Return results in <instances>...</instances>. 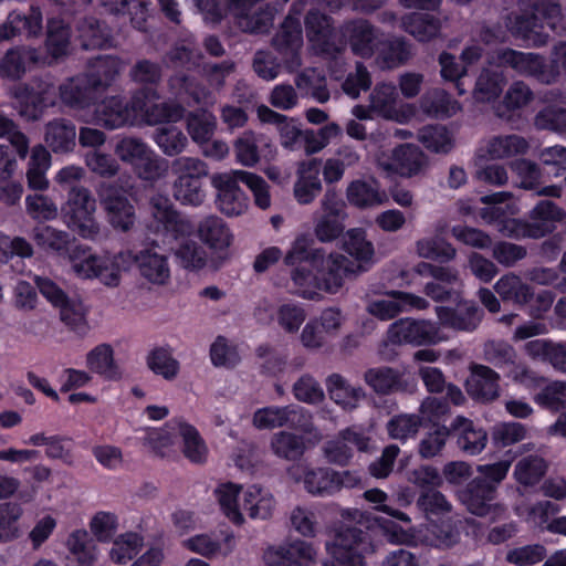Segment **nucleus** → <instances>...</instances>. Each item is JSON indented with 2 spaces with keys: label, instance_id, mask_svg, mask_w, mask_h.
<instances>
[{
  "label": "nucleus",
  "instance_id": "bf43d9fd",
  "mask_svg": "<svg viewBox=\"0 0 566 566\" xmlns=\"http://www.w3.org/2000/svg\"><path fill=\"white\" fill-rule=\"evenodd\" d=\"M504 84L505 75L503 72L484 67L476 80L473 96L476 102H493L501 95Z\"/></svg>",
  "mask_w": 566,
  "mask_h": 566
},
{
  "label": "nucleus",
  "instance_id": "aec40b11",
  "mask_svg": "<svg viewBox=\"0 0 566 566\" xmlns=\"http://www.w3.org/2000/svg\"><path fill=\"white\" fill-rule=\"evenodd\" d=\"M45 63L46 56L40 49L30 45H15L7 50L0 60V77L19 81L34 66Z\"/></svg>",
  "mask_w": 566,
  "mask_h": 566
},
{
  "label": "nucleus",
  "instance_id": "e433bc0d",
  "mask_svg": "<svg viewBox=\"0 0 566 566\" xmlns=\"http://www.w3.org/2000/svg\"><path fill=\"white\" fill-rule=\"evenodd\" d=\"M123 67V61L115 55H98L88 62L84 73L90 82L102 93L116 80Z\"/></svg>",
  "mask_w": 566,
  "mask_h": 566
},
{
  "label": "nucleus",
  "instance_id": "58836bf2",
  "mask_svg": "<svg viewBox=\"0 0 566 566\" xmlns=\"http://www.w3.org/2000/svg\"><path fill=\"white\" fill-rule=\"evenodd\" d=\"M321 163L316 159L302 163L294 186V196L302 205L311 203L322 190Z\"/></svg>",
  "mask_w": 566,
  "mask_h": 566
},
{
  "label": "nucleus",
  "instance_id": "f8f14e48",
  "mask_svg": "<svg viewBox=\"0 0 566 566\" xmlns=\"http://www.w3.org/2000/svg\"><path fill=\"white\" fill-rule=\"evenodd\" d=\"M304 4L303 0H295L292 3L289 15L272 40L273 46L283 56L290 72H294L302 64L300 52L303 46V32L298 17Z\"/></svg>",
  "mask_w": 566,
  "mask_h": 566
},
{
  "label": "nucleus",
  "instance_id": "79ce46f5",
  "mask_svg": "<svg viewBox=\"0 0 566 566\" xmlns=\"http://www.w3.org/2000/svg\"><path fill=\"white\" fill-rule=\"evenodd\" d=\"M44 140L55 154H65L76 145V127L66 118H55L45 125Z\"/></svg>",
  "mask_w": 566,
  "mask_h": 566
},
{
  "label": "nucleus",
  "instance_id": "052dcab7",
  "mask_svg": "<svg viewBox=\"0 0 566 566\" xmlns=\"http://www.w3.org/2000/svg\"><path fill=\"white\" fill-rule=\"evenodd\" d=\"M241 486L233 482H226L218 485L214 495L223 514L235 525L243 523L244 518L240 511L239 503Z\"/></svg>",
  "mask_w": 566,
  "mask_h": 566
},
{
  "label": "nucleus",
  "instance_id": "f3484780",
  "mask_svg": "<svg viewBox=\"0 0 566 566\" xmlns=\"http://www.w3.org/2000/svg\"><path fill=\"white\" fill-rule=\"evenodd\" d=\"M321 211L322 214L315 223V235L322 242L333 241L343 233L347 218L346 203L334 188L324 193Z\"/></svg>",
  "mask_w": 566,
  "mask_h": 566
},
{
  "label": "nucleus",
  "instance_id": "4d7b16f0",
  "mask_svg": "<svg viewBox=\"0 0 566 566\" xmlns=\"http://www.w3.org/2000/svg\"><path fill=\"white\" fill-rule=\"evenodd\" d=\"M295 84L303 94L312 96L318 103H326L329 99L326 76L317 67H308L298 73Z\"/></svg>",
  "mask_w": 566,
  "mask_h": 566
},
{
  "label": "nucleus",
  "instance_id": "de8ad7c7",
  "mask_svg": "<svg viewBox=\"0 0 566 566\" xmlns=\"http://www.w3.org/2000/svg\"><path fill=\"white\" fill-rule=\"evenodd\" d=\"M377 63L381 69H394L405 64L411 56L408 42L402 38L378 40Z\"/></svg>",
  "mask_w": 566,
  "mask_h": 566
},
{
  "label": "nucleus",
  "instance_id": "338daca9",
  "mask_svg": "<svg viewBox=\"0 0 566 566\" xmlns=\"http://www.w3.org/2000/svg\"><path fill=\"white\" fill-rule=\"evenodd\" d=\"M84 164L87 169L102 178L111 179L116 177L120 171L118 159L102 149L86 151L83 156Z\"/></svg>",
  "mask_w": 566,
  "mask_h": 566
},
{
  "label": "nucleus",
  "instance_id": "864d4df0",
  "mask_svg": "<svg viewBox=\"0 0 566 566\" xmlns=\"http://www.w3.org/2000/svg\"><path fill=\"white\" fill-rule=\"evenodd\" d=\"M235 542L232 533L224 534L221 541L211 535L200 534L185 541V546L197 554L210 557L217 554L228 555L234 548Z\"/></svg>",
  "mask_w": 566,
  "mask_h": 566
},
{
  "label": "nucleus",
  "instance_id": "37998d69",
  "mask_svg": "<svg viewBox=\"0 0 566 566\" xmlns=\"http://www.w3.org/2000/svg\"><path fill=\"white\" fill-rule=\"evenodd\" d=\"M326 387L331 399L347 411L358 408L366 397L361 387L349 385L339 374L331 375L326 380Z\"/></svg>",
  "mask_w": 566,
  "mask_h": 566
},
{
  "label": "nucleus",
  "instance_id": "b1692460",
  "mask_svg": "<svg viewBox=\"0 0 566 566\" xmlns=\"http://www.w3.org/2000/svg\"><path fill=\"white\" fill-rule=\"evenodd\" d=\"M310 423L308 413L298 406L264 407L254 412L253 424L258 429H273L287 426L306 430Z\"/></svg>",
  "mask_w": 566,
  "mask_h": 566
},
{
  "label": "nucleus",
  "instance_id": "1a4fd4ad",
  "mask_svg": "<svg viewBox=\"0 0 566 566\" xmlns=\"http://www.w3.org/2000/svg\"><path fill=\"white\" fill-rule=\"evenodd\" d=\"M417 507L430 523L429 531L434 536L432 545L449 547L458 542L459 533L449 520L452 505L441 492L432 489L422 491Z\"/></svg>",
  "mask_w": 566,
  "mask_h": 566
},
{
  "label": "nucleus",
  "instance_id": "a878e982",
  "mask_svg": "<svg viewBox=\"0 0 566 566\" xmlns=\"http://www.w3.org/2000/svg\"><path fill=\"white\" fill-rule=\"evenodd\" d=\"M496 493H494V486L486 484V480L481 478H474L470 481L465 488L458 492L460 502L474 515L485 516L492 509L495 511H504V507L499 504H494Z\"/></svg>",
  "mask_w": 566,
  "mask_h": 566
},
{
  "label": "nucleus",
  "instance_id": "cd10ccee",
  "mask_svg": "<svg viewBox=\"0 0 566 566\" xmlns=\"http://www.w3.org/2000/svg\"><path fill=\"white\" fill-rule=\"evenodd\" d=\"M42 22V11L36 6H31L29 14L11 11L0 23V42L10 41L23 33L28 38H38L43 29Z\"/></svg>",
  "mask_w": 566,
  "mask_h": 566
},
{
  "label": "nucleus",
  "instance_id": "6e6552de",
  "mask_svg": "<svg viewBox=\"0 0 566 566\" xmlns=\"http://www.w3.org/2000/svg\"><path fill=\"white\" fill-rule=\"evenodd\" d=\"M176 180L172 185L174 197L182 205L198 207L206 197L202 179L208 176L207 164L196 157L181 156L171 164Z\"/></svg>",
  "mask_w": 566,
  "mask_h": 566
},
{
  "label": "nucleus",
  "instance_id": "a19ab883",
  "mask_svg": "<svg viewBox=\"0 0 566 566\" xmlns=\"http://www.w3.org/2000/svg\"><path fill=\"white\" fill-rule=\"evenodd\" d=\"M78 40L85 50L114 46L112 30L99 20L87 17L77 23Z\"/></svg>",
  "mask_w": 566,
  "mask_h": 566
},
{
  "label": "nucleus",
  "instance_id": "c03bdc74",
  "mask_svg": "<svg viewBox=\"0 0 566 566\" xmlns=\"http://www.w3.org/2000/svg\"><path fill=\"white\" fill-rule=\"evenodd\" d=\"M530 148L528 142L520 135H499L486 142L484 155L490 159H506L518 155H524Z\"/></svg>",
  "mask_w": 566,
  "mask_h": 566
},
{
  "label": "nucleus",
  "instance_id": "e2e57ef3",
  "mask_svg": "<svg viewBox=\"0 0 566 566\" xmlns=\"http://www.w3.org/2000/svg\"><path fill=\"white\" fill-rule=\"evenodd\" d=\"M70 40L71 29L63 20L53 18L48 21L45 46L53 59L67 54Z\"/></svg>",
  "mask_w": 566,
  "mask_h": 566
},
{
  "label": "nucleus",
  "instance_id": "13d9d810",
  "mask_svg": "<svg viewBox=\"0 0 566 566\" xmlns=\"http://www.w3.org/2000/svg\"><path fill=\"white\" fill-rule=\"evenodd\" d=\"M217 128L216 116L207 111L199 109L187 116V130L191 139L199 146L210 142Z\"/></svg>",
  "mask_w": 566,
  "mask_h": 566
},
{
  "label": "nucleus",
  "instance_id": "680f3d73",
  "mask_svg": "<svg viewBox=\"0 0 566 566\" xmlns=\"http://www.w3.org/2000/svg\"><path fill=\"white\" fill-rule=\"evenodd\" d=\"M547 462L537 454L522 458L514 468V479L524 486L537 484L547 471Z\"/></svg>",
  "mask_w": 566,
  "mask_h": 566
},
{
  "label": "nucleus",
  "instance_id": "9d476101",
  "mask_svg": "<svg viewBox=\"0 0 566 566\" xmlns=\"http://www.w3.org/2000/svg\"><path fill=\"white\" fill-rule=\"evenodd\" d=\"M11 96L18 104L20 115L29 120L40 119L44 112L56 103L54 85L38 77L29 83H19L13 86Z\"/></svg>",
  "mask_w": 566,
  "mask_h": 566
},
{
  "label": "nucleus",
  "instance_id": "0e129e2a",
  "mask_svg": "<svg viewBox=\"0 0 566 566\" xmlns=\"http://www.w3.org/2000/svg\"><path fill=\"white\" fill-rule=\"evenodd\" d=\"M263 136L252 130L242 133L233 144L235 161L244 167H254L260 161L259 146Z\"/></svg>",
  "mask_w": 566,
  "mask_h": 566
},
{
  "label": "nucleus",
  "instance_id": "49530a36",
  "mask_svg": "<svg viewBox=\"0 0 566 566\" xmlns=\"http://www.w3.org/2000/svg\"><path fill=\"white\" fill-rule=\"evenodd\" d=\"M199 239L213 250H223L231 243V232L224 221L217 216L203 218L197 227Z\"/></svg>",
  "mask_w": 566,
  "mask_h": 566
},
{
  "label": "nucleus",
  "instance_id": "5701e85b",
  "mask_svg": "<svg viewBox=\"0 0 566 566\" xmlns=\"http://www.w3.org/2000/svg\"><path fill=\"white\" fill-rule=\"evenodd\" d=\"M366 384L380 395L394 392L411 394L417 389V380L409 373L390 367L370 368L365 373Z\"/></svg>",
  "mask_w": 566,
  "mask_h": 566
},
{
  "label": "nucleus",
  "instance_id": "a211bd4d",
  "mask_svg": "<svg viewBox=\"0 0 566 566\" xmlns=\"http://www.w3.org/2000/svg\"><path fill=\"white\" fill-rule=\"evenodd\" d=\"M143 93L139 101L140 109H137V123L157 125L161 123H176L185 115V108L172 101L156 102L159 99L157 90L149 87L138 88Z\"/></svg>",
  "mask_w": 566,
  "mask_h": 566
},
{
  "label": "nucleus",
  "instance_id": "774afa93",
  "mask_svg": "<svg viewBox=\"0 0 566 566\" xmlns=\"http://www.w3.org/2000/svg\"><path fill=\"white\" fill-rule=\"evenodd\" d=\"M144 537L136 532H127L113 542L109 557L115 564L125 565L132 560L142 549Z\"/></svg>",
  "mask_w": 566,
  "mask_h": 566
},
{
  "label": "nucleus",
  "instance_id": "2f4dec72",
  "mask_svg": "<svg viewBox=\"0 0 566 566\" xmlns=\"http://www.w3.org/2000/svg\"><path fill=\"white\" fill-rule=\"evenodd\" d=\"M451 431L457 436V444L469 455L480 454L486 447V431L471 419L458 416L451 423Z\"/></svg>",
  "mask_w": 566,
  "mask_h": 566
},
{
  "label": "nucleus",
  "instance_id": "09e8293b",
  "mask_svg": "<svg viewBox=\"0 0 566 566\" xmlns=\"http://www.w3.org/2000/svg\"><path fill=\"white\" fill-rule=\"evenodd\" d=\"M420 107L428 116L442 119L455 115L461 109L459 102L441 88L428 91L420 99Z\"/></svg>",
  "mask_w": 566,
  "mask_h": 566
},
{
  "label": "nucleus",
  "instance_id": "8fccbe9b",
  "mask_svg": "<svg viewBox=\"0 0 566 566\" xmlns=\"http://www.w3.org/2000/svg\"><path fill=\"white\" fill-rule=\"evenodd\" d=\"M51 167V154L43 145L31 149L27 169L28 186L34 190H45L49 187L46 172Z\"/></svg>",
  "mask_w": 566,
  "mask_h": 566
},
{
  "label": "nucleus",
  "instance_id": "c9c22d12",
  "mask_svg": "<svg viewBox=\"0 0 566 566\" xmlns=\"http://www.w3.org/2000/svg\"><path fill=\"white\" fill-rule=\"evenodd\" d=\"M346 197L352 206L360 209L380 206L388 201L387 192L375 179L352 181L346 189Z\"/></svg>",
  "mask_w": 566,
  "mask_h": 566
},
{
  "label": "nucleus",
  "instance_id": "473e14b6",
  "mask_svg": "<svg viewBox=\"0 0 566 566\" xmlns=\"http://www.w3.org/2000/svg\"><path fill=\"white\" fill-rule=\"evenodd\" d=\"M500 376L488 366L476 365L467 379V391L475 400L489 402L499 397Z\"/></svg>",
  "mask_w": 566,
  "mask_h": 566
},
{
  "label": "nucleus",
  "instance_id": "2eb2a0df",
  "mask_svg": "<svg viewBox=\"0 0 566 566\" xmlns=\"http://www.w3.org/2000/svg\"><path fill=\"white\" fill-rule=\"evenodd\" d=\"M142 92L137 90L128 102L120 96H109L97 105L94 112V122L107 129L120 128L125 125L137 124V109H140L139 101Z\"/></svg>",
  "mask_w": 566,
  "mask_h": 566
},
{
  "label": "nucleus",
  "instance_id": "a18cd8bd",
  "mask_svg": "<svg viewBox=\"0 0 566 566\" xmlns=\"http://www.w3.org/2000/svg\"><path fill=\"white\" fill-rule=\"evenodd\" d=\"M512 193L500 191L481 198V201L488 205L480 211L481 219L489 224H496L499 228L507 216L516 213V207L510 200Z\"/></svg>",
  "mask_w": 566,
  "mask_h": 566
},
{
  "label": "nucleus",
  "instance_id": "72a5a7b5",
  "mask_svg": "<svg viewBox=\"0 0 566 566\" xmlns=\"http://www.w3.org/2000/svg\"><path fill=\"white\" fill-rule=\"evenodd\" d=\"M241 506L249 517L268 520L275 511L276 501L269 489L252 484L242 491Z\"/></svg>",
  "mask_w": 566,
  "mask_h": 566
},
{
  "label": "nucleus",
  "instance_id": "dca6fc26",
  "mask_svg": "<svg viewBox=\"0 0 566 566\" xmlns=\"http://www.w3.org/2000/svg\"><path fill=\"white\" fill-rule=\"evenodd\" d=\"M543 9L545 7H541L539 11L531 9V14L512 13L506 17L507 31L515 39L522 40L526 48H543L549 41V34L543 31L545 24L551 28L548 19L543 14ZM522 10L526 12L528 9Z\"/></svg>",
  "mask_w": 566,
  "mask_h": 566
},
{
  "label": "nucleus",
  "instance_id": "7ed1b4c3",
  "mask_svg": "<svg viewBox=\"0 0 566 566\" xmlns=\"http://www.w3.org/2000/svg\"><path fill=\"white\" fill-rule=\"evenodd\" d=\"M304 24L314 54L332 60L336 64L347 44L355 55L363 59H369L376 52L378 31L367 20L354 19L344 22L339 28V36L333 27V19L318 10H310Z\"/></svg>",
  "mask_w": 566,
  "mask_h": 566
},
{
  "label": "nucleus",
  "instance_id": "603ef678",
  "mask_svg": "<svg viewBox=\"0 0 566 566\" xmlns=\"http://www.w3.org/2000/svg\"><path fill=\"white\" fill-rule=\"evenodd\" d=\"M398 93L391 83H378L369 95L370 109L379 117L392 119L398 115Z\"/></svg>",
  "mask_w": 566,
  "mask_h": 566
},
{
  "label": "nucleus",
  "instance_id": "7c9ffc66",
  "mask_svg": "<svg viewBox=\"0 0 566 566\" xmlns=\"http://www.w3.org/2000/svg\"><path fill=\"white\" fill-rule=\"evenodd\" d=\"M426 164V155L419 147L405 144L396 147L392 150L390 161L381 164V166L387 171L402 177H412L420 174Z\"/></svg>",
  "mask_w": 566,
  "mask_h": 566
},
{
  "label": "nucleus",
  "instance_id": "4468645a",
  "mask_svg": "<svg viewBox=\"0 0 566 566\" xmlns=\"http://www.w3.org/2000/svg\"><path fill=\"white\" fill-rule=\"evenodd\" d=\"M387 338L391 344L424 346L446 342L448 336L437 322L406 317L390 324Z\"/></svg>",
  "mask_w": 566,
  "mask_h": 566
},
{
  "label": "nucleus",
  "instance_id": "f704fd0d",
  "mask_svg": "<svg viewBox=\"0 0 566 566\" xmlns=\"http://www.w3.org/2000/svg\"><path fill=\"white\" fill-rule=\"evenodd\" d=\"M566 216L565 211L551 200H541L530 212L528 222L531 224L534 239H541L551 234L556 229V223Z\"/></svg>",
  "mask_w": 566,
  "mask_h": 566
},
{
  "label": "nucleus",
  "instance_id": "ddd939ff",
  "mask_svg": "<svg viewBox=\"0 0 566 566\" xmlns=\"http://www.w3.org/2000/svg\"><path fill=\"white\" fill-rule=\"evenodd\" d=\"M96 201L85 187H72L64 207V218L70 228L88 240H95L99 234V227L94 219Z\"/></svg>",
  "mask_w": 566,
  "mask_h": 566
},
{
  "label": "nucleus",
  "instance_id": "9b49d317",
  "mask_svg": "<svg viewBox=\"0 0 566 566\" xmlns=\"http://www.w3.org/2000/svg\"><path fill=\"white\" fill-rule=\"evenodd\" d=\"M486 61L491 66L510 67L520 75L533 77L542 84H552V74L547 73V61L539 53L503 48L490 52Z\"/></svg>",
  "mask_w": 566,
  "mask_h": 566
},
{
  "label": "nucleus",
  "instance_id": "6ab92c4d",
  "mask_svg": "<svg viewBox=\"0 0 566 566\" xmlns=\"http://www.w3.org/2000/svg\"><path fill=\"white\" fill-rule=\"evenodd\" d=\"M370 438L367 432L357 426L348 427L339 431L336 439L327 441L324 446V454L328 462L346 465L353 458V450L360 452L369 450Z\"/></svg>",
  "mask_w": 566,
  "mask_h": 566
},
{
  "label": "nucleus",
  "instance_id": "69168bd1",
  "mask_svg": "<svg viewBox=\"0 0 566 566\" xmlns=\"http://www.w3.org/2000/svg\"><path fill=\"white\" fill-rule=\"evenodd\" d=\"M334 470L328 468L308 469L303 476L305 490L313 495H333L337 492Z\"/></svg>",
  "mask_w": 566,
  "mask_h": 566
},
{
  "label": "nucleus",
  "instance_id": "412c9836",
  "mask_svg": "<svg viewBox=\"0 0 566 566\" xmlns=\"http://www.w3.org/2000/svg\"><path fill=\"white\" fill-rule=\"evenodd\" d=\"M239 182L241 179L237 177L235 170L212 178V185L218 190L217 207L228 217L240 216L248 209L249 200Z\"/></svg>",
  "mask_w": 566,
  "mask_h": 566
},
{
  "label": "nucleus",
  "instance_id": "3c124183",
  "mask_svg": "<svg viewBox=\"0 0 566 566\" xmlns=\"http://www.w3.org/2000/svg\"><path fill=\"white\" fill-rule=\"evenodd\" d=\"M206 24L216 27L228 17L235 19L241 0H192Z\"/></svg>",
  "mask_w": 566,
  "mask_h": 566
},
{
  "label": "nucleus",
  "instance_id": "bb28decb",
  "mask_svg": "<svg viewBox=\"0 0 566 566\" xmlns=\"http://www.w3.org/2000/svg\"><path fill=\"white\" fill-rule=\"evenodd\" d=\"M113 185H101L98 196L104 206L109 223L117 230L127 231L135 222V209L129 200L115 193Z\"/></svg>",
  "mask_w": 566,
  "mask_h": 566
},
{
  "label": "nucleus",
  "instance_id": "39448f33",
  "mask_svg": "<svg viewBox=\"0 0 566 566\" xmlns=\"http://www.w3.org/2000/svg\"><path fill=\"white\" fill-rule=\"evenodd\" d=\"M149 208L151 213L147 224L149 232L160 237L164 245L178 243L175 255L181 266L188 270L202 269L208 255L197 242L187 239L193 229L191 222L180 216L167 196L160 193L153 196Z\"/></svg>",
  "mask_w": 566,
  "mask_h": 566
},
{
  "label": "nucleus",
  "instance_id": "393cba45",
  "mask_svg": "<svg viewBox=\"0 0 566 566\" xmlns=\"http://www.w3.org/2000/svg\"><path fill=\"white\" fill-rule=\"evenodd\" d=\"M389 298L375 300L369 302L367 311L373 316L389 321L398 316L402 312L411 310H426L429 302L422 297L408 292L391 291L388 293Z\"/></svg>",
  "mask_w": 566,
  "mask_h": 566
},
{
  "label": "nucleus",
  "instance_id": "4c0bfd02",
  "mask_svg": "<svg viewBox=\"0 0 566 566\" xmlns=\"http://www.w3.org/2000/svg\"><path fill=\"white\" fill-rule=\"evenodd\" d=\"M67 565L69 566H94L97 559V548L85 530L73 531L67 539Z\"/></svg>",
  "mask_w": 566,
  "mask_h": 566
},
{
  "label": "nucleus",
  "instance_id": "20e7f679",
  "mask_svg": "<svg viewBox=\"0 0 566 566\" xmlns=\"http://www.w3.org/2000/svg\"><path fill=\"white\" fill-rule=\"evenodd\" d=\"M130 260L137 264L140 275L153 284L163 285L170 277L167 258L150 249L142 250L134 256L130 252L96 255L88 248L76 245L70 254L72 270L80 279H97L111 287L119 285L120 271L126 269L125 264Z\"/></svg>",
  "mask_w": 566,
  "mask_h": 566
},
{
  "label": "nucleus",
  "instance_id": "4be33fe9",
  "mask_svg": "<svg viewBox=\"0 0 566 566\" xmlns=\"http://www.w3.org/2000/svg\"><path fill=\"white\" fill-rule=\"evenodd\" d=\"M439 325L458 332L472 333L481 324L484 312L473 301L460 300L455 306H437Z\"/></svg>",
  "mask_w": 566,
  "mask_h": 566
},
{
  "label": "nucleus",
  "instance_id": "423d86ee",
  "mask_svg": "<svg viewBox=\"0 0 566 566\" xmlns=\"http://www.w3.org/2000/svg\"><path fill=\"white\" fill-rule=\"evenodd\" d=\"M182 440V452L193 463H201L207 458V447L198 430L181 418H172L164 428L150 429L146 434V443L160 455H165V449L175 444L176 439Z\"/></svg>",
  "mask_w": 566,
  "mask_h": 566
},
{
  "label": "nucleus",
  "instance_id": "c85d7f7f",
  "mask_svg": "<svg viewBox=\"0 0 566 566\" xmlns=\"http://www.w3.org/2000/svg\"><path fill=\"white\" fill-rule=\"evenodd\" d=\"M59 94L61 102L73 109L91 107L101 95L84 73L66 78L59 86Z\"/></svg>",
  "mask_w": 566,
  "mask_h": 566
},
{
  "label": "nucleus",
  "instance_id": "5fc2aeb1",
  "mask_svg": "<svg viewBox=\"0 0 566 566\" xmlns=\"http://www.w3.org/2000/svg\"><path fill=\"white\" fill-rule=\"evenodd\" d=\"M168 86L176 96L188 95L196 105H209L214 102L211 92L186 74H175L169 77Z\"/></svg>",
  "mask_w": 566,
  "mask_h": 566
},
{
  "label": "nucleus",
  "instance_id": "f257e3e1",
  "mask_svg": "<svg viewBox=\"0 0 566 566\" xmlns=\"http://www.w3.org/2000/svg\"><path fill=\"white\" fill-rule=\"evenodd\" d=\"M312 243L308 234H300L284 256V263L292 268L291 280L295 293L307 300H319L321 291L337 293L344 279L366 271L374 256V247L361 229L348 230L344 241L345 251L357 263L339 253L326 256L324 250L312 249Z\"/></svg>",
  "mask_w": 566,
  "mask_h": 566
},
{
  "label": "nucleus",
  "instance_id": "6e6d98bb",
  "mask_svg": "<svg viewBox=\"0 0 566 566\" xmlns=\"http://www.w3.org/2000/svg\"><path fill=\"white\" fill-rule=\"evenodd\" d=\"M402 28L418 41L427 42L439 33L440 22L430 13L412 12L402 18Z\"/></svg>",
  "mask_w": 566,
  "mask_h": 566
},
{
  "label": "nucleus",
  "instance_id": "c756f323",
  "mask_svg": "<svg viewBox=\"0 0 566 566\" xmlns=\"http://www.w3.org/2000/svg\"><path fill=\"white\" fill-rule=\"evenodd\" d=\"M316 555L313 544L296 539L276 549H269L264 559L266 566H308Z\"/></svg>",
  "mask_w": 566,
  "mask_h": 566
},
{
  "label": "nucleus",
  "instance_id": "ea45409f",
  "mask_svg": "<svg viewBox=\"0 0 566 566\" xmlns=\"http://www.w3.org/2000/svg\"><path fill=\"white\" fill-rule=\"evenodd\" d=\"M493 287L503 302L520 307L527 305L534 296L533 287L524 282L520 275L512 272L502 275Z\"/></svg>",
  "mask_w": 566,
  "mask_h": 566
},
{
  "label": "nucleus",
  "instance_id": "f03ea898",
  "mask_svg": "<svg viewBox=\"0 0 566 566\" xmlns=\"http://www.w3.org/2000/svg\"><path fill=\"white\" fill-rule=\"evenodd\" d=\"M342 524L335 530L334 539L325 545L331 559L322 566H367L366 555L373 554L376 546L373 541L374 526L379 527L386 539L391 544H410L412 536L396 522L376 517L373 524L359 510H343Z\"/></svg>",
  "mask_w": 566,
  "mask_h": 566
},
{
  "label": "nucleus",
  "instance_id": "0eeeda50",
  "mask_svg": "<svg viewBox=\"0 0 566 566\" xmlns=\"http://www.w3.org/2000/svg\"><path fill=\"white\" fill-rule=\"evenodd\" d=\"M117 159L132 166L136 175L146 181H157L164 178L169 168L168 161L140 137H119L114 146Z\"/></svg>",
  "mask_w": 566,
  "mask_h": 566
}]
</instances>
